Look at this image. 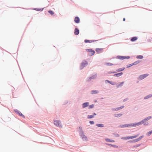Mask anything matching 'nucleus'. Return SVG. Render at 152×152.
<instances>
[{
	"mask_svg": "<svg viewBox=\"0 0 152 152\" xmlns=\"http://www.w3.org/2000/svg\"><path fill=\"white\" fill-rule=\"evenodd\" d=\"M77 129L78 131L79 135L83 140L84 141H87L88 140L87 137L85 135L84 132L82 130V127L81 126H79Z\"/></svg>",
	"mask_w": 152,
	"mask_h": 152,
	"instance_id": "nucleus-1",
	"label": "nucleus"
},
{
	"mask_svg": "<svg viewBox=\"0 0 152 152\" xmlns=\"http://www.w3.org/2000/svg\"><path fill=\"white\" fill-rule=\"evenodd\" d=\"M124 81L121 83H120L119 84H118L117 85V88H119L121 87V86H123V85L124 84Z\"/></svg>",
	"mask_w": 152,
	"mask_h": 152,
	"instance_id": "nucleus-20",
	"label": "nucleus"
},
{
	"mask_svg": "<svg viewBox=\"0 0 152 152\" xmlns=\"http://www.w3.org/2000/svg\"><path fill=\"white\" fill-rule=\"evenodd\" d=\"M14 111L15 113L16 114H18L19 116L23 118H25V117L24 115L22 114V113L19 110H18L17 109H15L14 110Z\"/></svg>",
	"mask_w": 152,
	"mask_h": 152,
	"instance_id": "nucleus-8",
	"label": "nucleus"
},
{
	"mask_svg": "<svg viewBox=\"0 0 152 152\" xmlns=\"http://www.w3.org/2000/svg\"><path fill=\"white\" fill-rule=\"evenodd\" d=\"M56 126L60 128L62 127V124H54Z\"/></svg>",
	"mask_w": 152,
	"mask_h": 152,
	"instance_id": "nucleus-33",
	"label": "nucleus"
},
{
	"mask_svg": "<svg viewBox=\"0 0 152 152\" xmlns=\"http://www.w3.org/2000/svg\"><path fill=\"white\" fill-rule=\"evenodd\" d=\"M116 71H110L108 72V73L109 74H110L112 73H116Z\"/></svg>",
	"mask_w": 152,
	"mask_h": 152,
	"instance_id": "nucleus-38",
	"label": "nucleus"
},
{
	"mask_svg": "<svg viewBox=\"0 0 152 152\" xmlns=\"http://www.w3.org/2000/svg\"><path fill=\"white\" fill-rule=\"evenodd\" d=\"M108 83L112 85H114L116 84V83L115 82L111 81H109Z\"/></svg>",
	"mask_w": 152,
	"mask_h": 152,
	"instance_id": "nucleus-31",
	"label": "nucleus"
},
{
	"mask_svg": "<svg viewBox=\"0 0 152 152\" xmlns=\"http://www.w3.org/2000/svg\"><path fill=\"white\" fill-rule=\"evenodd\" d=\"M97 40H88L87 39H86L84 40V42L85 43H91L93 42H94L96 41H98Z\"/></svg>",
	"mask_w": 152,
	"mask_h": 152,
	"instance_id": "nucleus-12",
	"label": "nucleus"
},
{
	"mask_svg": "<svg viewBox=\"0 0 152 152\" xmlns=\"http://www.w3.org/2000/svg\"><path fill=\"white\" fill-rule=\"evenodd\" d=\"M48 13H49V14H50L51 15H53L54 14V12L51 10H49L48 11Z\"/></svg>",
	"mask_w": 152,
	"mask_h": 152,
	"instance_id": "nucleus-29",
	"label": "nucleus"
},
{
	"mask_svg": "<svg viewBox=\"0 0 152 152\" xmlns=\"http://www.w3.org/2000/svg\"><path fill=\"white\" fill-rule=\"evenodd\" d=\"M140 62V61L138 60L137 61H135L133 63H132V64L133 65H137V64L139 63Z\"/></svg>",
	"mask_w": 152,
	"mask_h": 152,
	"instance_id": "nucleus-27",
	"label": "nucleus"
},
{
	"mask_svg": "<svg viewBox=\"0 0 152 152\" xmlns=\"http://www.w3.org/2000/svg\"><path fill=\"white\" fill-rule=\"evenodd\" d=\"M86 51L89 53L88 54V55L89 56H92L95 53V51L91 49H86Z\"/></svg>",
	"mask_w": 152,
	"mask_h": 152,
	"instance_id": "nucleus-4",
	"label": "nucleus"
},
{
	"mask_svg": "<svg viewBox=\"0 0 152 152\" xmlns=\"http://www.w3.org/2000/svg\"><path fill=\"white\" fill-rule=\"evenodd\" d=\"M96 126L98 127H104V124H96Z\"/></svg>",
	"mask_w": 152,
	"mask_h": 152,
	"instance_id": "nucleus-34",
	"label": "nucleus"
},
{
	"mask_svg": "<svg viewBox=\"0 0 152 152\" xmlns=\"http://www.w3.org/2000/svg\"><path fill=\"white\" fill-rule=\"evenodd\" d=\"M68 103V102H66L65 103V104H67Z\"/></svg>",
	"mask_w": 152,
	"mask_h": 152,
	"instance_id": "nucleus-53",
	"label": "nucleus"
},
{
	"mask_svg": "<svg viewBox=\"0 0 152 152\" xmlns=\"http://www.w3.org/2000/svg\"><path fill=\"white\" fill-rule=\"evenodd\" d=\"M140 145H141L140 144H137V145H134V146L133 147L134 148H137V147H138L140 146Z\"/></svg>",
	"mask_w": 152,
	"mask_h": 152,
	"instance_id": "nucleus-41",
	"label": "nucleus"
},
{
	"mask_svg": "<svg viewBox=\"0 0 152 152\" xmlns=\"http://www.w3.org/2000/svg\"><path fill=\"white\" fill-rule=\"evenodd\" d=\"M133 124H144L142 120H141V121H139L137 122H135L134 123H133Z\"/></svg>",
	"mask_w": 152,
	"mask_h": 152,
	"instance_id": "nucleus-42",
	"label": "nucleus"
},
{
	"mask_svg": "<svg viewBox=\"0 0 152 152\" xmlns=\"http://www.w3.org/2000/svg\"><path fill=\"white\" fill-rule=\"evenodd\" d=\"M105 140L107 142H114L115 141L113 140L110 139L109 138H106L105 139Z\"/></svg>",
	"mask_w": 152,
	"mask_h": 152,
	"instance_id": "nucleus-21",
	"label": "nucleus"
},
{
	"mask_svg": "<svg viewBox=\"0 0 152 152\" xmlns=\"http://www.w3.org/2000/svg\"><path fill=\"white\" fill-rule=\"evenodd\" d=\"M125 69V67H123L118 69H116V72H120L123 71Z\"/></svg>",
	"mask_w": 152,
	"mask_h": 152,
	"instance_id": "nucleus-18",
	"label": "nucleus"
},
{
	"mask_svg": "<svg viewBox=\"0 0 152 152\" xmlns=\"http://www.w3.org/2000/svg\"><path fill=\"white\" fill-rule=\"evenodd\" d=\"M89 123L90 124H94V121H90Z\"/></svg>",
	"mask_w": 152,
	"mask_h": 152,
	"instance_id": "nucleus-46",
	"label": "nucleus"
},
{
	"mask_svg": "<svg viewBox=\"0 0 152 152\" xmlns=\"http://www.w3.org/2000/svg\"><path fill=\"white\" fill-rule=\"evenodd\" d=\"M133 66V65L132 64H129L128 65H127V66H126V68H129V67H130L132 66Z\"/></svg>",
	"mask_w": 152,
	"mask_h": 152,
	"instance_id": "nucleus-43",
	"label": "nucleus"
},
{
	"mask_svg": "<svg viewBox=\"0 0 152 152\" xmlns=\"http://www.w3.org/2000/svg\"><path fill=\"white\" fill-rule=\"evenodd\" d=\"M124 105H122V106H121L119 107H117V108H112V110L114 111H118V110H120L122 109V108H124Z\"/></svg>",
	"mask_w": 152,
	"mask_h": 152,
	"instance_id": "nucleus-9",
	"label": "nucleus"
},
{
	"mask_svg": "<svg viewBox=\"0 0 152 152\" xmlns=\"http://www.w3.org/2000/svg\"><path fill=\"white\" fill-rule=\"evenodd\" d=\"M96 77V76L95 75H93L91 77V78L92 79H94Z\"/></svg>",
	"mask_w": 152,
	"mask_h": 152,
	"instance_id": "nucleus-44",
	"label": "nucleus"
},
{
	"mask_svg": "<svg viewBox=\"0 0 152 152\" xmlns=\"http://www.w3.org/2000/svg\"><path fill=\"white\" fill-rule=\"evenodd\" d=\"M96 115V114L95 113H93V115L94 116V115Z\"/></svg>",
	"mask_w": 152,
	"mask_h": 152,
	"instance_id": "nucleus-49",
	"label": "nucleus"
},
{
	"mask_svg": "<svg viewBox=\"0 0 152 152\" xmlns=\"http://www.w3.org/2000/svg\"><path fill=\"white\" fill-rule=\"evenodd\" d=\"M99 93V91L97 90H92L91 92V94H97Z\"/></svg>",
	"mask_w": 152,
	"mask_h": 152,
	"instance_id": "nucleus-23",
	"label": "nucleus"
},
{
	"mask_svg": "<svg viewBox=\"0 0 152 152\" xmlns=\"http://www.w3.org/2000/svg\"><path fill=\"white\" fill-rule=\"evenodd\" d=\"M109 80H105V83H107V82L108 83V81H109Z\"/></svg>",
	"mask_w": 152,
	"mask_h": 152,
	"instance_id": "nucleus-50",
	"label": "nucleus"
},
{
	"mask_svg": "<svg viewBox=\"0 0 152 152\" xmlns=\"http://www.w3.org/2000/svg\"><path fill=\"white\" fill-rule=\"evenodd\" d=\"M88 64V63L86 61H83L81 64L80 67V69H82L84 67L86 66Z\"/></svg>",
	"mask_w": 152,
	"mask_h": 152,
	"instance_id": "nucleus-6",
	"label": "nucleus"
},
{
	"mask_svg": "<svg viewBox=\"0 0 152 152\" xmlns=\"http://www.w3.org/2000/svg\"><path fill=\"white\" fill-rule=\"evenodd\" d=\"M151 97H152V94H149L146 96H145L144 97V99H148V98H149Z\"/></svg>",
	"mask_w": 152,
	"mask_h": 152,
	"instance_id": "nucleus-19",
	"label": "nucleus"
},
{
	"mask_svg": "<svg viewBox=\"0 0 152 152\" xmlns=\"http://www.w3.org/2000/svg\"><path fill=\"white\" fill-rule=\"evenodd\" d=\"M44 8H34L33 9V10L37 11H40L41 12L44 9Z\"/></svg>",
	"mask_w": 152,
	"mask_h": 152,
	"instance_id": "nucleus-16",
	"label": "nucleus"
},
{
	"mask_svg": "<svg viewBox=\"0 0 152 152\" xmlns=\"http://www.w3.org/2000/svg\"><path fill=\"white\" fill-rule=\"evenodd\" d=\"M125 18H123V21H125Z\"/></svg>",
	"mask_w": 152,
	"mask_h": 152,
	"instance_id": "nucleus-51",
	"label": "nucleus"
},
{
	"mask_svg": "<svg viewBox=\"0 0 152 152\" xmlns=\"http://www.w3.org/2000/svg\"><path fill=\"white\" fill-rule=\"evenodd\" d=\"M152 118V117L151 116H148L146 118H145V121H148V120H150V119H151Z\"/></svg>",
	"mask_w": 152,
	"mask_h": 152,
	"instance_id": "nucleus-32",
	"label": "nucleus"
},
{
	"mask_svg": "<svg viewBox=\"0 0 152 152\" xmlns=\"http://www.w3.org/2000/svg\"><path fill=\"white\" fill-rule=\"evenodd\" d=\"M149 41H151V40H150V39H149Z\"/></svg>",
	"mask_w": 152,
	"mask_h": 152,
	"instance_id": "nucleus-56",
	"label": "nucleus"
},
{
	"mask_svg": "<svg viewBox=\"0 0 152 152\" xmlns=\"http://www.w3.org/2000/svg\"><path fill=\"white\" fill-rule=\"evenodd\" d=\"M137 39V37H134L131 38L130 40L132 42H134L136 41Z\"/></svg>",
	"mask_w": 152,
	"mask_h": 152,
	"instance_id": "nucleus-17",
	"label": "nucleus"
},
{
	"mask_svg": "<svg viewBox=\"0 0 152 152\" xmlns=\"http://www.w3.org/2000/svg\"><path fill=\"white\" fill-rule=\"evenodd\" d=\"M122 114L121 113L115 114L114 115V116L117 117H121Z\"/></svg>",
	"mask_w": 152,
	"mask_h": 152,
	"instance_id": "nucleus-28",
	"label": "nucleus"
},
{
	"mask_svg": "<svg viewBox=\"0 0 152 152\" xmlns=\"http://www.w3.org/2000/svg\"><path fill=\"white\" fill-rule=\"evenodd\" d=\"M149 75V74L148 73L140 75L138 78V80H141Z\"/></svg>",
	"mask_w": 152,
	"mask_h": 152,
	"instance_id": "nucleus-7",
	"label": "nucleus"
},
{
	"mask_svg": "<svg viewBox=\"0 0 152 152\" xmlns=\"http://www.w3.org/2000/svg\"><path fill=\"white\" fill-rule=\"evenodd\" d=\"M142 120L143 123H144V124H146V123L145 122L146 121H145V119Z\"/></svg>",
	"mask_w": 152,
	"mask_h": 152,
	"instance_id": "nucleus-48",
	"label": "nucleus"
},
{
	"mask_svg": "<svg viewBox=\"0 0 152 152\" xmlns=\"http://www.w3.org/2000/svg\"><path fill=\"white\" fill-rule=\"evenodd\" d=\"M144 125L147 126L148 124H143Z\"/></svg>",
	"mask_w": 152,
	"mask_h": 152,
	"instance_id": "nucleus-54",
	"label": "nucleus"
},
{
	"mask_svg": "<svg viewBox=\"0 0 152 152\" xmlns=\"http://www.w3.org/2000/svg\"><path fill=\"white\" fill-rule=\"evenodd\" d=\"M138 141V140L137 139H135L130 140L128 141V142L130 143H134Z\"/></svg>",
	"mask_w": 152,
	"mask_h": 152,
	"instance_id": "nucleus-22",
	"label": "nucleus"
},
{
	"mask_svg": "<svg viewBox=\"0 0 152 152\" xmlns=\"http://www.w3.org/2000/svg\"><path fill=\"white\" fill-rule=\"evenodd\" d=\"M144 137V135L141 136L139 137L138 138H137L138 140V141H140L141 139L143 138Z\"/></svg>",
	"mask_w": 152,
	"mask_h": 152,
	"instance_id": "nucleus-37",
	"label": "nucleus"
},
{
	"mask_svg": "<svg viewBox=\"0 0 152 152\" xmlns=\"http://www.w3.org/2000/svg\"><path fill=\"white\" fill-rule=\"evenodd\" d=\"M141 124H124L123 125H120L117 127L120 128H124L128 126L136 127L139 126Z\"/></svg>",
	"mask_w": 152,
	"mask_h": 152,
	"instance_id": "nucleus-2",
	"label": "nucleus"
},
{
	"mask_svg": "<svg viewBox=\"0 0 152 152\" xmlns=\"http://www.w3.org/2000/svg\"><path fill=\"white\" fill-rule=\"evenodd\" d=\"M139 134L135 135L134 136H127L126 137H122L121 138V139L123 140H127V139H132L134 138L137 137L139 136Z\"/></svg>",
	"mask_w": 152,
	"mask_h": 152,
	"instance_id": "nucleus-3",
	"label": "nucleus"
},
{
	"mask_svg": "<svg viewBox=\"0 0 152 152\" xmlns=\"http://www.w3.org/2000/svg\"><path fill=\"white\" fill-rule=\"evenodd\" d=\"M138 82H139V81H137V83H138Z\"/></svg>",
	"mask_w": 152,
	"mask_h": 152,
	"instance_id": "nucleus-55",
	"label": "nucleus"
},
{
	"mask_svg": "<svg viewBox=\"0 0 152 152\" xmlns=\"http://www.w3.org/2000/svg\"><path fill=\"white\" fill-rule=\"evenodd\" d=\"M53 121L54 122L53 124H61V121L60 120H53Z\"/></svg>",
	"mask_w": 152,
	"mask_h": 152,
	"instance_id": "nucleus-26",
	"label": "nucleus"
},
{
	"mask_svg": "<svg viewBox=\"0 0 152 152\" xmlns=\"http://www.w3.org/2000/svg\"><path fill=\"white\" fill-rule=\"evenodd\" d=\"M101 99H103V98H102Z\"/></svg>",
	"mask_w": 152,
	"mask_h": 152,
	"instance_id": "nucleus-57",
	"label": "nucleus"
},
{
	"mask_svg": "<svg viewBox=\"0 0 152 152\" xmlns=\"http://www.w3.org/2000/svg\"><path fill=\"white\" fill-rule=\"evenodd\" d=\"M94 116H93V115H88L87 116V118H94Z\"/></svg>",
	"mask_w": 152,
	"mask_h": 152,
	"instance_id": "nucleus-39",
	"label": "nucleus"
},
{
	"mask_svg": "<svg viewBox=\"0 0 152 152\" xmlns=\"http://www.w3.org/2000/svg\"><path fill=\"white\" fill-rule=\"evenodd\" d=\"M136 58L138 59H142L143 58V56L142 55H139L136 56Z\"/></svg>",
	"mask_w": 152,
	"mask_h": 152,
	"instance_id": "nucleus-30",
	"label": "nucleus"
},
{
	"mask_svg": "<svg viewBox=\"0 0 152 152\" xmlns=\"http://www.w3.org/2000/svg\"><path fill=\"white\" fill-rule=\"evenodd\" d=\"M94 102H97V100H95L94 101Z\"/></svg>",
	"mask_w": 152,
	"mask_h": 152,
	"instance_id": "nucleus-52",
	"label": "nucleus"
},
{
	"mask_svg": "<svg viewBox=\"0 0 152 152\" xmlns=\"http://www.w3.org/2000/svg\"><path fill=\"white\" fill-rule=\"evenodd\" d=\"M89 103L88 102H86L83 103L82 104V107L83 108L87 107L89 106Z\"/></svg>",
	"mask_w": 152,
	"mask_h": 152,
	"instance_id": "nucleus-11",
	"label": "nucleus"
},
{
	"mask_svg": "<svg viewBox=\"0 0 152 152\" xmlns=\"http://www.w3.org/2000/svg\"><path fill=\"white\" fill-rule=\"evenodd\" d=\"M74 21L77 23H79L80 22V19L79 17L77 16L75 17L74 19Z\"/></svg>",
	"mask_w": 152,
	"mask_h": 152,
	"instance_id": "nucleus-13",
	"label": "nucleus"
},
{
	"mask_svg": "<svg viewBox=\"0 0 152 152\" xmlns=\"http://www.w3.org/2000/svg\"><path fill=\"white\" fill-rule=\"evenodd\" d=\"M130 58V56H117L116 58L117 59H120L121 60H123L125 59H129Z\"/></svg>",
	"mask_w": 152,
	"mask_h": 152,
	"instance_id": "nucleus-5",
	"label": "nucleus"
},
{
	"mask_svg": "<svg viewBox=\"0 0 152 152\" xmlns=\"http://www.w3.org/2000/svg\"><path fill=\"white\" fill-rule=\"evenodd\" d=\"M113 135H114L115 137H118L120 136L119 134L116 133H113Z\"/></svg>",
	"mask_w": 152,
	"mask_h": 152,
	"instance_id": "nucleus-40",
	"label": "nucleus"
},
{
	"mask_svg": "<svg viewBox=\"0 0 152 152\" xmlns=\"http://www.w3.org/2000/svg\"><path fill=\"white\" fill-rule=\"evenodd\" d=\"M96 52L98 53H101L103 51V49L101 48H96Z\"/></svg>",
	"mask_w": 152,
	"mask_h": 152,
	"instance_id": "nucleus-10",
	"label": "nucleus"
},
{
	"mask_svg": "<svg viewBox=\"0 0 152 152\" xmlns=\"http://www.w3.org/2000/svg\"><path fill=\"white\" fill-rule=\"evenodd\" d=\"M106 65L108 66L116 65L119 64H113L110 63H106Z\"/></svg>",
	"mask_w": 152,
	"mask_h": 152,
	"instance_id": "nucleus-25",
	"label": "nucleus"
},
{
	"mask_svg": "<svg viewBox=\"0 0 152 152\" xmlns=\"http://www.w3.org/2000/svg\"><path fill=\"white\" fill-rule=\"evenodd\" d=\"M91 77H88V79H87V81H90L91 80Z\"/></svg>",
	"mask_w": 152,
	"mask_h": 152,
	"instance_id": "nucleus-45",
	"label": "nucleus"
},
{
	"mask_svg": "<svg viewBox=\"0 0 152 152\" xmlns=\"http://www.w3.org/2000/svg\"><path fill=\"white\" fill-rule=\"evenodd\" d=\"M152 133V130H151L149 132H148L146 134V135L148 136H149Z\"/></svg>",
	"mask_w": 152,
	"mask_h": 152,
	"instance_id": "nucleus-36",
	"label": "nucleus"
},
{
	"mask_svg": "<svg viewBox=\"0 0 152 152\" xmlns=\"http://www.w3.org/2000/svg\"><path fill=\"white\" fill-rule=\"evenodd\" d=\"M74 34L76 35H77L79 34V30L77 28H75L74 30Z\"/></svg>",
	"mask_w": 152,
	"mask_h": 152,
	"instance_id": "nucleus-14",
	"label": "nucleus"
},
{
	"mask_svg": "<svg viewBox=\"0 0 152 152\" xmlns=\"http://www.w3.org/2000/svg\"><path fill=\"white\" fill-rule=\"evenodd\" d=\"M106 144L107 145H108L111 146L113 147L114 148H118V146L117 145H112V144H109V143H106Z\"/></svg>",
	"mask_w": 152,
	"mask_h": 152,
	"instance_id": "nucleus-24",
	"label": "nucleus"
},
{
	"mask_svg": "<svg viewBox=\"0 0 152 152\" xmlns=\"http://www.w3.org/2000/svg\"><path fill=\"white\" fill-rule=\"evenodd\" d=\"M123 74V72H121L119 73H117L115 74H114V75H113L114 76H115V77H119L122 75Z\"/></svg>",
	"mask_w": 152,
	"mask_h": 152,
	"instance_id": "nucleus-15",
	"label": "nucleus"
},
{
	"mask_svg": "<svg viewBox=\"0 0 152 152\" xmlns=\"http://www.w3.org/2000/svg\"><path fill=\"white\" fill-rule=\"evenodd\" d=\"M94 104H92L91 105H89L88 106V109H92L94 107Z\"/></svg>",
	"mask_w": 152,
	"mask_h": 152,
	"instance_id": "nucleus-35",
	"label": "nucleus"
},
{
	"mask_svg": "<svg viewBox=\"0 0 152 152\" xmlns=\"http://www.w3.org/2000/svg\"><path fill=\"white\" fill-rule=\"evenodd\" d=\"M128 98H126L125 99H124L123 100V102H126V101H127L128 100Z\"/></svg>",
	"mask_w": 152,
	"mask_h": 152,
	"instance_id": "nucleus-47",
	"label": "nucleus"
}]
</instances>
